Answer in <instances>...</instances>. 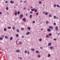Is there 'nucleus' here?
<instances>
[{
    "mask_svg": "<svg viewBox=\"0 0 60 60\" xmlns=\"http://www.w3.org/2000/svg\"><path fill=\"white\" fill-rule=\"evenodd\" d=\"M23 17V15L21 14L20 15V16L19 17V18L20 19H22V17Z\"/></svg>",
    "mask_w": 60,
    "mask_h": 60,
    "instance_id": "f257e3e1",
    "label": "nucleus"
},
{
    "mask_svg": "<svg viewBox=\"0 0 60 60\" xmlns=\"http://www.w3.org/2000/svg\"><path fill=\"white\" fill-rule=\"evenodd\" d=\"M22 19L24 22H26V18H24Z\"/></svg>",
    "mask_w": 60,
    "mask_h": 60,
    "instance_id": "f03ea898",
    "label": "nucleus"
},
{
    "mask_svg": "<svg viewBox=\"0 0 60 60\" xmlns=\"http://www.w3.org/2000/svg\"><path fill=\"white\" fill-rule=\"evenodd\" d=\"M51 43H49L48 44V46H51Z\"/></svg>",
    "mask_w": 60,
    "mask_h": 60,
    "instance_id": "7ed1b4c3",
    "label": "nucleus"
},
{
    "mask_svg": "<svg viewBox=\"0 0 60 60\" xmlns=\"http://www.w3.org/2000/svg\"><path fill=\"white\" fill-rule=\"evenodd\" d=\"M14 2H13V1L11 0L10 1V3L11 4H13L14 3Z\"/></svg>",
    "mask_w": 60,
    "mask_h": 60,
    "instance_id": "20e7f679",
    "label": "nucleus"
},
{
    "mask_svg": "<svg viewBox=\"0 0 60 60\" xmlns=\"http://www.w3.org/2000/svg\"><path fill=\"white\" fill-rule=\"evenodd\" d=\"M30 34V32H28L26 33V34L27 35H28V34Z\"/></svg>",
    "mask_w": 60,
    "mask_h": 60,
    "instance_id": "39448f33",
    "label": "nucleus"
},
{
    "mask_svg": "<svg viewBox=\"0 0 60 60\" xmlns=\"http://www.w3.org/2000/svg\"><path fill=\"white\" fill-rule=\"evenodd\" d=\"M47 30L48 31V32H50V31H51V29H48Z\"/></svg>",
    "mask_w": 60,
    "mask_h": 60,
    "instance_id": "423d86ee",
    "label": "nucleus"
},
{
    "mask_svg": "<svg viewBox=\"0 0 60 60\" xmlns=\"http://www.w3.org/2000/svg\"><path fill=\"white\" fill-rule=\"evenodd\" d=\"M16 52H17V53H18L19 52H20V51H19V50H16Z\"/></svg>",
    "mask_w": 60,
    "mask_h": 60,
    "instance_id": "0eeeda50",
    "label": "nucleus"
},
{
    "mask_svg": "<svg viewBox=\"0 0 60 60\" xmlns=\"http://www.w3.org/2000/svg\"><path fill=\"white\" fill-rule=\"evenodd\" d=\"M32 17V15H30V19H31Z\"/></svg>",
    "mask_w": 60,
    "mask_h": 60,
    "instance_id": "6e6552de",
    "label": "nucleus"
},
{
    "mask_svg": "<svg viewBox=\"0 0 60 60\" xmlns=\"http://www.w3.org/2000/svg\"><path fill=\"white\" fill-rule=\"evenodd\" d=\"M56 30H57L58 29V27L57 26H56Z\"/></svg>",
    "mask_w": 60,
    "mask_h": 60,
    "instance_id": "1a4fd4ad",
    "label": "nucleus"
},
{
    "mask_svg": "<svg viewBox=\"0 0 60 60\" xmlns=\"http://www.w3.org/2000/svg\"><path fill=\"white\" fill-rule=\"evenodd\" d=\"M31 50H32V51H34V48L31 49Z\"/></svg>",
    "mask_w": 60,
    "mask_h": 60,
    "instance_id": "9d476101",
    "label": "nucleus"
},
{
    "mask_svg": "<svg viewBox=\"0 0 60 60\" xmlns=\"http://www.w3.org/2000/svg\"><path fill=\"white\" fill-rule=\"evenodd\" d=\"M34 12H37V10L36 9H35V10H34Z\"/></svg>",
    "mask_w": 60,
    "mask_h": 60,
    "instance_id": "9b49d317",
    "label": "nucleus"
},
{
    "mask_svg": "<svg viewBox=\"0 0 60 60\" xmlns=\"http://www.w3.org/2000/svg\"><path fill=\"white\" fill-rule=\"evenodd\" d=\"M17 13L18 14V15H19V14H20V12H19V11H18L17 12Z\"/></svg>",
    "mask_w": 60,
    "mask_h": 60,
    "instance_id": "f8f14e48",
    "label": "nucleus"
},
{
    "mask_svg": "<svg viewBox=\"0 0 60 60\" xmlns=\"http://www.w3.org/2000/svg\"><path fill=\"white\" fill-rule=\"evenodd\" d=\"M12 37H11L10 38V41H12Z\"/></svg>",
    "mask_w": 60,
    "mask_h": 60,
    "instance_id": "ddd939ff",
    "label": "nucleus"
},
{
    "mask_svg": "<svg viewBox=\"0 0 60 60\" xmlns=\"http://www.w3.org/2000/svg\"><path fill=\"white\" fill-rule=\"evenodd\" d=\"M16 32H17L18 33H19V29L17 30L16 31Z\"/></svg>",
    "mask_w": 60,
    "mask_h": 60,
    "instance_id": "4468645a",
    "label": "nucleus"
},
{
    "mask_svg": "<svg viewBox=\"0 0 60 60\" xmlns=\"http://www.w3.org/2000/svg\"><path fill=\"white\" fill-rule=\"evenodd\" d=\"M49 36H52V34H51V33H49Z\"/></svg>",
    "mask_w": 60,
    "mask_h": 60,
    "instance_id": "2eb2a0df",
    "label": "nucleus"
},
{
    "mask_svg": "<svg viewBox=\"0 0 60 60\" xmlns=\"http://www.w3.org/2000/svg\"><path fill=\"white\" fill-rule=\"evenodd\" d=\"M49 28H50L51 29H53V28L52 27H51V26H49Z\"/></svg>",
    "mask_w": 60,
    "mask_h": 60,
    "instance_id": "dca6fc26",
    "label": "nucleus"
},
{
    "mask_svg": "<svg viewBox=\"0 0 60 60\" xmlns=\"http://www.w3.org/2000/svg\"><path fill=\"white\" fill-rule=\"evenodd\" d=\"M56 6L57 7H59H59H60V6H59V5H58V4L56 5Z\"/></svg>",
    "mask_w": 60,
    "mask_h": 60,
    "instance_id": "f3484780",
    "label": "nucleus"
},
{
    "mask_svg": "<svg viewBox=\"0 0 60 60\" xmlns=\"http://www.w3.org/2000/svg\"><path fill=\"white\" fill-rule=\"evenodd\" d=\"M39 4H42V2H41V1L39 2Z\"/></svg>",
    "mask_w": 60,
    "mask_h": 60,
    "instance_id": "a211bd4d",
    "label": "nucleus"
},
{
    "mask_svg": "<svg viewBox=\"0 0 60 60\" xmlns=\"http://www.w3.org/2000/svg\"><path fill=\"white\" fill-rule=\"evenodd\" d=\"M51 55L50 54H48V57H50V56Z\"/></svg>",
    "mask_w": 60,
    "mask_h": 60,
    "instance_id": "6ab92c4d",
    "label": "nucleus"
},
{
    "mask_svg": "<svg viewBox=\"0 0 60 60\" xmlns=\"http://www.w3.org/2000/svg\"><path fill=\"white\" fill-rule=\"evenodd\" d=\"M36 52L37 53H39V51H36Z\"/></svg>",
    "mask_w": 60,
    "mask_h": 60,
    "instance_id": "aec40b11",
    "label": "nucleus"
},
{
    "mask_svg": "<svg viewBox=\"0 0 60 60\" xmlns=\"http://www.w3.org/2000/svg\"><path fill=\"white\" fill-rule=\"evenodd\" d=\"M8 29H11V27H8Z\"/></svg>",
    "mask_w": 60,
    "mask_h": 60,
    "instance_id": "412c9836",
    "label": "nucleus"
},
{
    "mask_svg": "<svg viewBox=\"0 0 60 60\" xmlns=\"http://www.w3.org/2000/svg\"><path fill=\"white\" fill-rule=\"evenodd\" d=\"M50 49H53V46H51L50 47Z\"/></svg>",
    "mask_w": 60,
    "mask_h": 60,
    "instance_id": "4be33fe9",
    "label": "nucleus"
},
{
    "mask_svg": "<svg viewBox=\"0 0 60 60\" xmlns=\"http://www.w3.org/2000/svg\"><path fill=\"white\" fill-rule=\"evenodd\" d=\"M6 30H7V29H6V28H5L4 29V31H5Z\"/></svg>",
    "mask_w": 60,
    "mask_h": 60,
    "instance_id": "5701e85b",
    "label": "nucleus"
},
{
    "mask_svg": "<svg viewBox=\"0 0 60 60\" xmlns=\"http://www.w3.org/2000/svg\"><path fill=\"white\" fill-rule=\"evenodd\" d=\"M5 38H6V39H8V37H7V36H5Z\"/></svg>",
    "mask_w": 60,
    "mask_h": 60,
    "instance_id": "b1692460",
    "label": "nucleus"
},
{
    "mask_svg": "<svg viewBox=\"0 0 60 60\" xmlns=\"http://www.w3.org/2000/svg\"><path fill=\"white\" fill-rule=\"evenodd\" d=\"M56 4H54V7H56Z\"/></svg>",
    "mask_w": 60,
    "mask_h": 60,
    "instance_id": "393cba45",
    "label": "nucleus"
},
{
    "mask_svg": "<svg viewBox=\"0 0 60 60\" xmlns=\"http://www.w3.org/2000/svg\"><path fill=\"white\" fill-rule=\"evenodd\" d=\"M28 29H29V30H31V28H30V27H28Z\"/></svg>",
    "mask_w": 60,
    "mask_h": 60,
    "instance_id": "a878e982",
    "label": "nucleus"
},
{
    "mask_svg": "<svg viewBox=\"0 0 60 60\" xmlns=\"http://www.w3.org/2000/svg\"><path fill=\"white\" fill-rule=\"evenodd\" d=\"M19 34H17L16 35V37H19Z\"/></svg>",
    "mask_w": 60,
    "mask_h": 60,
    "instance_id": "bb28decb",
    "label": "nucleus"
},
{
    "mask_svg": "<svg viewBox=\"0 0 60 60\" xmlns=\"http://www.w3.org/2000/svg\"><path fill=\"white\" fill-rule=\"evenodd\" d=\"M39 14V13L38 12H37L36 13V15H38Z\"/></svg>",
    "mask_w": 60,
    "mask_h": 60,
    "instance_id": "cd10ccee",
    "label": "nucleus"
},
{
    "mask_svg": "<svg viewBox=\"0 0 60 60\" xmlns=\"http://www.w3.org/2000/svg\"><path fill=\"white\" fill-rule=\"evenodd\" d=\"M3 39V38H0V40H2Z\"/></svg>",
    "mask_w": 60,
    "mask_h": 60,
    "instance_id": "c85d7f7f",
    "label": "nucleus"
},
{
    "mask_svg": "<svg viewBox=\"0 0 60 60\" xmlns=\"http://www.w3.org/2000/svg\"><path fill=\"white\" fill-rule=\"evenodd\" d=\"M45 15H48V13L46 12L45 13Z\"/></svg>",
    "mask_w": 60,
    "mask_h": 60,
    "instance_id": "c756f323",
    "label": "nucleus"
},
{
    "mask_svg": "<svg viewBox=\"0 0 60 60\" xmlns=\"http://www.w3.org/2000/svg\"><path fill=\"white\" fill-rule=\"evenodd\" d=\"M16 15H17V12H15V16H16Z\"/></svg>",
    "mask_w": 60,
    "mask_h": 60,
    "instance_id": "7c9ffc66",
    "label": "nucleus"
},
{
    "mask_svg": "<svg viewBox=\"0 0 60 60\" xmlns=\"http://www.w3.org/2000/svg\"><path fill=\"white\" fill-rule=\"evenodd\" d=\"M49 17H52V15H50L49 16Z\"/></svg>",
    "mask_w": 60,
    "mask_h": 60,
    "instance_id": "2f4dec72",
    "label": "nucleus"
},
{
    "mask_svg": "<svg viewBox=\"0 0 60 60\" xmlns=\"http://www.w3.org/2000/svg\"><path fill=\"white\" fill-rule=\"evenodd\" d=\"M41 40H42L41 39H39V41H41Z\"/></svg>",
    "mask_w": 60,
    "mask_h": 60,
    "instance_id": "473e14b6",
    "label": "nucleus"
},
{
    "mask_svg": "<svg viewBox=\"0 0 60 60\" xmlns=\"http://www.w3.org/2000/svg\"><path fill=\"white\" fill-rule=\"evenodd\" d=\"M53 17H54V19H56V16H54Z\"/></svg>",
    "mask_w": 60,
    "mask_h": 60,
    "instance_id": "72a5a7b5",
    "label": "nucleus"
},
{
    "mask_svg": "<svg viewBox=\"0 0 60 60\" xmlns=\"http://www.w3.org/2000/svg\"><path fill=\"white\" fill-rule=\"evenodd\" d=\"M31 11H34V9H31Z\"/></svg>",
    "mask_w": 60,
    "mask_h": 60,
    "instance_id": "f704fd0d",
    "label": "nucleus"
},
{
    "mask_svg": "<svg viewBox=\"0 0 60 60\" xmlns=\"http://www.w3.org/2000/svg\"><path fill=\"white\" fill-rule=\"evenodd\" d=\"M38 57H41V55H38Z\"/></svg>",
    "mask_w": 60,
    "mask_h": 60,
    "instance_id": "c9c22d12",
    "label": "nucleus"
},
{
    "mask_svg": "<svg viewBox=\"0 0 60 60\" xmlns=\"http://www.w3.org/2000/svg\"><path fill=\"white\" fill-rule=\"evenodd\" d=\"M21 43H22V42H20L19 43V44H21Z\"/></svg>",
    "mask_w": 60,
    "mask_h": 60,
    "instance_id": "e433bc0d",
    "label": "nucleus"
},
{
    "mask_svg": "<svg viewBox=\"0 0 60 60\" xmlns=\"http://www.w3.org/2000/svg\"><path fill=\"white\" fill-rule=\"evenodd\" d=\"M28 54L29 55V54H30V52H29V51L28 52Z\"/></svg>",
    "mask_w": 60,
    "mask_h": 60,
    "instance_id": "4c0bfd02",
    "label": "nucleus"
},
{
    "mask_svg": "<svg viewBox=\"0 0 60 60\" xmlns=\"http://www.w3.org/2000/svg\"><path fill=\"white\" fill-rule=\"evenodd\" d=\"M27 53V51H26L25 52V53Z\"/></svg>",
    "mask_w": 60,
    "mask_h": 60,
    "instance_id": "58836bf2",
    "label": "nucleus"
},
{
    "mask_svg": "<svg viewBox=\"0 0 60 60\" xmlns=\"http://www.w3.org/2000/svg\"><path fill=\"white\" fill-rule=\"evenodd\" d=\"M13 30H14V29H15V27H13Z\"/></svg>",
    "mask_w": 60,
    "mask_h": 60,
    "instance_id": "ea45409f",
    "label": "nucleus"
},
{
    "mask_svg": "<svg viewBox=\"0 0 60 60\" xmlns=\"http://www.w3.org/2000/svg\"><path fill=\"white\" fill-rule=\"evenodd\" d=\"M54 25V26H55V25H56V23L54 22V24H53Z\"/></svg>",
    "mask_w": 60,
    "mask_h": 60,
    "instance_id": "a19ab883",
    "label": "nucleus"
},
{
    "mask_svg": "<svg viewBox=\"0 0 60 60\" xmlns=\"http://www.w3.org/2000/svg\"><path fill=\"white\" fill-rule=\"evenodd\" d=\"M8 3V1H5V3L6 4L7 3Z\"/></svg>",
    "mask_w": 60,
    "mask_h": 60,
    "instance_id": "79ce46f5",
    "label": "nucleus"
},
{
    "mask_svg": "<svg viewBox=\"0 0 60 60\" xmlns=\"http://www.w3.org/2000/svg\"><path fill=\"white\" fill-rule=\"evenodd\" d=\"M18 43V40H17L16 41V44H17Z\"/></svg>",
    "mask_w": 60,
    "mask_h": 60,
    "instance_id": "37998d69",
    "label": "nucleus"
},
{
    "mask_svg": "<svg viewBox=\"0 0 60 60\" xmlns=\"http://www.w3.org/2000/svg\"><path fill=\"white\" fill-rule=\"evenodd\" d=\"M26 2H27V1H24V4H25V3H26Z\"/></svg>",
    "mask_w": 60,
    "mask_h": 60,
    "instance_id": "c03bdc74",
    "label": "nucleus"
},
{
    "mask_svg": "<svg viewBox=\"0 0 60 60\" xmlns=\"http://www.w3.org/2000/svg\"><path fill=\"white\" fill-rule=\"evenodd\" d=\"M33 23H35V21H33Z\"/></svg>",
    "mask_w": 60,
    "mask_h": 60,
    "instance_id": "a18cd8bd",
    "label": "nucleus"
},
{
    "mask_svg": "<svg viewBox=\"0 0 60 60\" xmlns=\"http://www.w3.org/2000/svg\"><path fill=\"white\" fill-rule=\"evenodd\" d=\"M46 37L47 38L49 37V35H46Z\"/></svg>",
    "mask_w": 60,
    "mask_h": 60,
    "instance_id": "49530a36",
    "label": "nucleus"
},
{
    "mask_svg": "<svg viewBox=\"0 0 60 60\" xmlns=\"http://www.w3.org/2000/svg\"><path fill=\"white\" fill-rule=\"evenodd\" d=\"M56 38H54V39H53V40H54V41H56Z\"/></svg>",
    "mask_w": 60,
    "mask_h": 60,
    "instance_id": "de8ad7c7",
    "label": "nucleus"
},
{
    "mask_svg": "<svg viewBox=\"0 0 60 60\" xmlns=\"http://www.w3.org/2000/svg\"><path fill=\"white\" fill-rule=\"evenodd\" d=\"M20 2L21 3H22V2H23V1H22L21 0L20 1Z\"/></svg>",
    "mask_w": 60,
    "mask_h": 60,
    "instance_id": "09e8293b",
    "label": "nucleus"
},
{
    "mask_svg": "<svg viewBox=\"0 0 60 60\" xmlns=\"http://www.w3.org/2000/svg\"><path fill=\"white\" fill-rule=\"evenodd\" d=\"M43 48L42 47H40V49H42Z\"/></svg>",
    "mask_w": 60,
    "mask_h": 60,
    "instance_id": "8fccbe9b",
    "label": "nucleus"
},
{
    "mask_svg": "<svg viewBox=\"0 0 60 60\" xmlns=\"http://www.w3.org/2000/svg\"><path fill=\"white\" fill-rule=\"evenodd\" d=\"M21 29L22 30H24V28H21Z\"/></svg>",
    "mask_w": 60,
    "mask_h": 60,
    "instance_id": "3c124183",
    "label": "nucleus"
},
{
    "mask_svg": "<svg viewBox=\"0 0 60 60\" xmlns=\"http://www.w3.org/2000/svg\"><path fill=\"white\" fill-rule=\"evenodd\" d=\"M4 35H2V38H4Z\"/></svg>",
    "mask_w": 60,
    "mask_h": 60,
    "instance_id": "603ef678",
    "label": "nucleus"
},
{
    "mask_svg": "<svg viewBox=\"0 0 60 60\" xmlns=\"http://www.w3.org/2000/svg\"><path fill=\"white\" fill-rule=\"evenodd\" d=\"M6 9L7 10H8V8H6Z\"/></svg>",
    "mask_w": 60,
    "mask_h": 60,
    "instance_id": "864d4df0",
    "label": "nucleus"
},
{
    "mask_svg": "<svg viewBox=\"0 0 60 60\" xmlns=\"http://www.w3.org/2000/svg\"><path fill=\"white\" fill-rule=\"evenodd\" d=\"M33 13V12L32 11H30V13H31V14H32Z\"/></svg>",
    "mask_w": 60,
    "mask_h": 60,
    "instance_id": "5fc2aeb1",
    "label": "nucleus"
},
{
    "mask_svg": "<svg viewBox=\"0 0 60 60\" xmlns=\"http://www.w3.org/2000/svg\"><path fill=\"white\" fill-rule=\"evenodd\" d=\"M22 38H24V36H22Z\"/></svg>",
    "mask_w": 60,
    "mask_h": 60,
    "instance_id": "6e6d98bb",
    "label": "nucleus"
},
{
    "mask_svg": "<svg viewBox=\"0 0 60 60\" xmlns=\"http://www.w3.org/2000/svg\"><path fill=\"white\" fill-rule=\"evenodd\" d=\"M26 16H27V15H28V14H27V13L26 14Z\"/></svg>",
    "mask_w": 60,
    "mask_h": 60,
    "instance_id": "4d7b16f0",
    "label": "nucleus"
},
{
    "mask_svg": "<svg viewBox=\"0 0 60 60\" xmlns=\"http://www.w3.org/2000/svg\"><path fill=\"white\" fill-rule=\"evenodd\" d=\"M1 14H2V13L0 12V15H1Z\"/></svg>",
    "mask_w": 60,
    "mask_h": 60,
    "instance_id": "13d9d810",
    "label": "nucleus"
},
{
    "mask_svg": "<svg viewBox=\"0 0 60 60\" xmlns=\"http://www.w3.org/2000/svg\"><path fill=\"white\" fill-rule=\"evenodd\" d=\"M45 11H44V12H43V14H45Z\"/></svg>",
    "mask_w": 60,
    "mask_h": 60,
    "instance_id": "bf43d9fd",
    "label": "nucleus"
},
{
    "mask_svg": "<svg viewBox=\"0 0 60 60\" xmlns=\"http://www.w3.org/2000/svg\"><path fill=\"white\" fill-rule=\"evenodd\" d=\"M7 14H9V12H8L7 13Z\"/></svg>",
    "mask_w": 60,
    "mask_h": 60,
    "instance_id": "052dcab7",
    "label": "nucleus"
},
{
    "mask_svg": "<svg viewBox=\"0 0 60 60\" xmlns=\"http://www.w3.org/2000/svg\"><path fill=\"white\" fill-rule=\"evenodd\" d=\"M60 34V33H59L58 34V35H59Z\"/></svg>",
    "mask_w": 60,
    "mask_h": 60,
    "instance_id": "680f3d73",
    "label": "nucleus"
},
{
    "mask_svg": "<svg viewBox=\"0 0 60 60\" xmlns=\"http://www.w3.org/2000/svg\"><path fill=\"white\" fill-rule=\"evenodd\" d=\"M26 9V8H24V10H25Z\"/></svg>",
    "mask_w": 60,
    "mask_h": 60,
    "instance_id": "e2e57ef3",
    "label": "nucleus"
},
{
    "mask_svg": "<svg viewBox=\"0 0 60 60\" xmlns=\"http://www.w3.org/2000/svg\"><path fill=\"white\" fill-rule=\"evenodd\" d=\"M20 59H22V58L21 57H20Z\"/></svg>",
    "mask_w": 60,
    "mask_h": 60,
    "instance_id": "0e129e2a",
    "label": "nucleus"
},
{
    "mask_svg": "<svg viewBox=\"0 0 60 60\" xmlns=\"http://www.w3.org/2000/svg\"><path fill=\"white\" fill-rule=\"evenodd\" d=\"M48 21H47V22H46V23H48Z\"/></svg>",
    "mask_w": 60,
    "mask_h": 60,
    "instance_id": "69168bd1",
    "label": "nucleus"
},
{
    "mask_svg": "<svg viewBox=\"0 0 60 60\" xmlns=\"http://www.w3.org/2000/svg\"><path fill=\"white\" fill-rule=\"evenodd\" d=\"M41 30H43V29H41Z\"/></svg>",
    "mask_w": 60,
    "mask_h": 60,
    "instance_id": "338daca9",
    "label": "nucleus"
},
{
    "mask_svg": "<svg viewBox=\"0 0 60 60\" xmlns=\"http://www.w3.org/2000/svg\"><path fill=\"white\" fill-rule=\"evenodd\" d=\"M28 11H29V9H28Z\"/></svg>",
    "mask_w": 60,
    "mask_h": 60,
    "instance_id": "774afa93",
    "label": "nucleus"
}]
</instances>
